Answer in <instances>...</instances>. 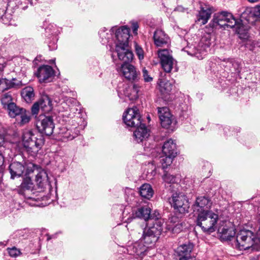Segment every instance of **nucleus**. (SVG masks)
Masks as SVG:
<instances>
[{"instance_id": "obj_1", "label": "nucleus", "mask_w": 260, "mask_h": 260, "mask_svg": "<svg viewBox=\"0 0 260 260\" xmlns=\"http://www.w3.org/2000/svg\"><path fill=\"white\" fill-rule=\"evenodd\" d=\"M107 30V29L104 28L99 32L102 44H105L109 42L110 36L112 33L115 32V37L116 40L115 51L119 59L123 61V63L131 62L134 55L128 44V39L129 37V28L126 26L118 28L116 27H113L109 31L111 32L110 34L106 32Z\"/></svg>"}, {"instance_id": "obj_2", "label": "nucleus", "mask_w": 260, "mask_h": 260, "mask_svg": "<svg viewBox=\"0 0 260 260\" xmlns=\"http://www.w3.org/2000/svg\"><path fill=\"white\" fill-rule=\"evenodd\" d=\"M209 26L212 29L225 26L231 28L236 26L237 32L241 35L246 34L247 30V28H245L243 24H237V20L231 13L225 11L215 14Z\"/></svg>"}, {"instance_id": "obj_3", "label": "nucleus", "mask_w": 260, "mask_h": 260, "mask_svg": "<svg viewBox=\"0 0 260 260\" xmlns=\"http://www.w3.org/2000/svg\"><path fill=\"white\" fill-rule=\"evenodd\" d=\"M22 144L27 153L35 156L44 144V138L39 132L26 130L23 133Z\"/></svg>"}, {"instance_id": "obj_4", "label": "nucleus", "mask_w": 260, "mask_h": 260, "mask_svg": "<svg viewBox=\"0 0 260 260\" xmlns=\"http://www.w3.org/2000/svg\"><path fill=\"white\" fill-rule=\"evenodd\" d=\"M237 247L240 250L259 251V240L253 232L249 230L240 231L236 237Z\"/></svg>"}, {"instance_id": "obj_5", "label": "nucleus", "mask_w": 260, "mask_h": 260, "mask_svg": "<svg viewBox=\"0 0 260 260\" xmlns=\"http://www.w3.org/2000/svg\"><path fill=\"white\" fill-rule=\"evenodd\" d=\"M218 215L211 211L199 213L197 215V224L205 232L212 233L216 229Z\"/></svg>"}, {"instance_id": "obj_6", "label": "nucleus", "mask_w": 260, "mask_h": 260, "mask_svg": "<svg viewBox=\"0 0 260 260\" xmlns=\"http://www.w3.org/2000/svg\"><path fill=\"white\" fill-rule=\"evenodd\" d=\"M162 151L164 155L160 157L159 161L161 164L162 168L165 169L172 164L173 159L177 155L175 141L171 139L166 141L162 146Z\"/></svg>"}, {"instance_id": "obj_7", "label": "nucleus", "mask_w": 260, "mask_h": 260, "mask_svg": "<svg viewBox=\"0 0 260 260\" xmlns=\"http://www.w3.org/2000/svg\"><path fill=\"white\" fill-rule=\"evenodd\" d=\"M37 127L41 134H45L50 136L52 134L55 127L53 117L51 116L40 115L37 122Z\"/></svg>"}, {"instance_id": "obj_8", "label": "nucleus", "mask_w": 260, "mask_h": 260, "mask_svg": "<svg viewBox=\"0 0 260 260\" xmlns=\"http://www.w3.org/2000/svg\"><path fill=\"white\" fill-rule=\"evenodd\" d=\"M123 120L128 126H138L141 123V115L138 109L136 107L128 108L123 113Z\"/></svg>"}, {"instance_id": "obj_9", "label": "nucleus", "mask_w": 260, "mask_h": 260, "mask_svg": "<svg viewBox=\"0 0 260 260\" xmlns=\"http://www.w3.org/2000/svg\"><path fill=\"white\" fill-rule=\"evenodd\" d=\"M170 203L176 212L180 214H184L188 212L189 203L183 194L177 193L173 194Z\"/></svg>"}, {"instance_id": "obj_10", "label": "nucleus", "mask_w": 260, "mask_h": 260, "mask_svg": "<svg viewBox=\"0 0 260 260\" xmlns=\"http://www.w3.org/2000/svg\"><path fill=\"white\" fill-rule=\"evenodd\" d=\"M161 67L166 73H170L173 67L176 66V61L172 57L168 49H162L158 51Z\"/></svg>"}, {"instance_id": "obj_11", "label": "nucleus", "mask_w": 260, "mask_h": 260, "mask_svg": "<svg viewBox=\"0 0 260 260\" xmlns=\"http://www.w3.org/2000/svg\"><path fill=\"white\" fill-rule=\"evenodd\" d=\"M157 112L161 126L165 128L172 127V124L176 123L175 117L166 107H158Z\"/></svg>"}, {"instance_id": "obj_12", "label": "nucleus", "mask_w": 260, "mask_h": 260, "mask_svg": "<svg viewBox=\"0 0 260 260\" xmlns=\"http://www.w3.org/2000/svg\"><path fill=\"white\" fill-rule=\"evenodd\" d=\"M117 71L121 74L127 80L137 81L139 79V73L136 68L129 63H122L117 69Z\"/></svg>"}, {"instance_id": "obj_13", "label": "nucleus", "mask_w": 260, "mask_h": 260, "mask_svg": "<svg viewBox=\"0 0 260 260\" xmlns=\"http://www.w3.org/2000/svg\"><path fill=\"white\" fill-rule=\"evenodd\" d=\"M212 204L211 200L205 197H199L196 199V202L192 206V209L194 215H199V213H204L210 210Z\"/></svg>"}, {"instance_id": "obj_14", "label": "nucleus", "mask_w": 260, "mask_h": 260, "mask_svg": "<svg viewBox=\"0 0 260 260\" xmlns=\"http://www.w3.org/2000/svg\"><path fill=\"white\" fill-rule=\"evenodd\" d=\"M36 75L41 83L49 82L54 75V71L49 66H42L38 69Z\"/></svg>"}, {"instance_id": "obj_15", "label": "nucleus", "mask_w": 260, "mask_h": 260, "mask_svg": "<svg viewBox=\"0 0 260 260\" xmlns=\"http://www.w3.org/2000/svg\"><path fill=\"white\" fill-rule=\"evenodd\" d=\"M164 223V219H157L152 223H149L144 230L147 231V233L152 234L158 239L163 230Z\"/></svg>"}, {"instance_id": "obj_16", "label": "nucleus", "mask_w": 260, "mask_h": 260, "mask_svg": "<svg viewBox=\"0 0 260 260\" xmlns=\"http://www.w3.org/2000/svg\"><path fill=\"white\" fill-rule=\"evenodd\" d=\"M208 46L200 43L198 48L196 46H190L185 49V51L190 56H194L199 59H202L206 55Z\"/></svg>"}, {"instance_id": "obj_17", "label": "nucleus", "mask_w": 260, "mask_h": 260, "mask_svg": "<svg viewBox=\"0 0 260 260\" xmlns=\"http://www.w3.org/2000/svg\"><path fill=\"white\" fill-rule=\"evenodd\" d=\"M127 252L129 255H137L142 257L146 254L147 250V246L141 243L140 241L136 242L127 246Z\"/></svg>"}, {"instance_id": "obj_18", "label": "nucleus", "mask_w": 260, "mask_h": 260, "mask_svg": "<svg viewBox=\"0 0 260 260\" xmlns=\"http://www.w3.org/2000/svg\"><path fill=\"white\" fill-rule=\"evenodd\" d=\"M26 165L25 162L14 161L11 163L9 166L11 178L13 179L15 177H20L25 170Z\"/></svg>"}, {"instance_id": "obj_19", "label": "nucleus", "mask_w": 260, "mask_h": 260, "mask_svg": "<svg viewBox=\"0 0 260 260\" xmlns=\"http://www.w3.org/2000/svg\"><path fill=\"white\" fill-rule=\"evenodd\" d=\"M193 248V245L190 243L180 245L176 250L179 257V260H188L191 257L190 253Z\"/></svg>"}, {"instance_id": "obj_20", "label": "nucleus", "mask_w": 260, "mask_h": 260, "mask_svg": "<svg viewBox=\"0 0 260 260\" xmlns=\"http://www.w3.org/2000/svg\"><path fill=\"white\" fill-rule=\"evenodd\" d=\"M134 132V137L138 143L146 141L150 136V131L145 124H140Z\"/></svg>"}, {"instance_id": "obj_21", "label": "nucleus", "mask_w": 260, "mask_h": 260, "mask_svg": "<svg viewBox=\"0 0 260 260\" xmlns=\"http://www.w3.org/2000/svg\"><path fill=\"white\" fill-rule=\"evenodd\" d=\"M58 135L59 139L61 141L65 142L72 140L77 137L79 135V131L76 129L73 131L66 127H62L59 129Z\"/></svg>"}, {"instance_id": "obj_22", "label": "nucleus", "mask_w": 260, "mask_h": 260, "mask_svg": "<svg viewBox=\"0 0 260 260\" xmlns=\"http://www.w3.org/2000/svg\"><path fill=\"white\" fill-rule=\"evenodd\" d=\"M241 17L248 23H252L254 19L260 18V6L253 9H247L242 14Z\"/></svg>"}, {"instance_id": "obj_23", "label": "nucleus", "mask_w": 260, "mask_h": 260, "mask_svg": "<svg viewBox=\"0 0 260 260\" xmlns=\"http://www.w3.org/2000/svg\"><path fill=\"white\" fill-rule=\"evenodd\" d=\"M213 11V8L209 6L201 7L198 15V21L201 24H205L211 17Z\"/></svg>"}, {"instance_id": "obj_24", "label": "nucleus", "mask_w": 260, "mask_h": 260, "mask_svg": "<svg viewBox=\"0 0 260 260\" xmlns=\"http://www.w3.org/2000/svg\"><path fill=\"white\" fill-rule=\"evenodd\" d=\"M166 231H171L173 233H177L180 232L182 228L183 224L179 220L176 216H172L170 219L168 223L166 224Z\"/></svg>"}, {"instance_id": "obj_25", "label": "nucleus", "mask_w": 260, "mask_h": 260, "mask_svg": "<svg viewBox=\"0 0 260 260\" xmlns=\"http://www.w3.org/2000/svg\"><path fill=\"white\" fill-rule=\"evenodd\" d=\"M153 39L154 44L157 46H162L169 42V38L165 32L161 29H157L154 33Z\"/></svg>"}, {"instance_id": "obj_26", "label": "nucleus", "mask_w": 260, "mask_h": 260, "mask_svg": "<svg viewBox=\"0 0 260 260\" xmlns=\"http://www.w3.org/2000/svg\"><path fill=\"white\" fill-rule=\"evenodd\" d=\"M140 87L136 84L128 86L123 90V94L130 101H134L138 99Z\"/></svg>"}, {"instance_id": "obj_27", "label": "nucleus", "mask_w": 260, "mask_h": 260, "mask_svg": "<svg viewBox=\"0 0 260 260\" xmlns=\"http://www.w3.org/2000/svg\"><path fill=\"white\" fill-rule=\"evenodd\" d=\"M151 208L148 206H144L137 209L133 213V215L135 217L144 219L145 220H147L151 219L152 217L151 215Z\"/></svg>"}, {"instance_id": "obj_28", "label": "nucleus", "mask_w": 260, "mask_h": 260, "mask_svg": "<svg viewBox=\"0 0 260 260\" xmlns=\"http://www.w3.org/2000/svg\"><path fill=\"white\" fill-rule=\"evenodd\" d=\"M35 181L37 185L41 189L44 188L48 184V178L46 172L41 170L39 171L36 176Z\"/></svg>"}, {"instance_id": "obj_29", "label": "nucleus", "mask_w": 260, "mask_h": 260, "mask_svg": "<svg viewBox=\"0 0 260 260\" xmlns=\"http://www.w3.org/2000/svg\"><path fill=\"white\" fill-rule=\"evenodd\" d=\"M139 191L142 197L148 200L151 199L154 194L151 186L148 183H144L139 188Z\"/></svg>"}, {"instance_id": "obj_30", "label": "nucleus", "mask_w": 260, "mask_h": 260, "mask_svg": "<svg viewBox=\"0 0 260 260\" xmlns=\"http://www.w3.org/2000/svg\"><path fill=\"white\" fill-rule=\"evenodd\" d=\"M220 234V238L222 240H230L235 235V229L234 226L223 228L221 230H218Z\"/></svg>"}, {"instance_id": "obj_31", "label": "nucleus", "mask_w": 260, "mask_h": 260, "mask_svg": "<svg viewBox=\"0 0 260 260\" xmlns=\"http://www.w3.org/2000/svg\"><path fill=\"white\" fill-rule=\"evenodd\" d=\"M40 108L44 112L50 111L52 108L51 101L48 95L43 94L38 101Z\"/></svg>"}, {"instance_id": "obj_32", "label": "nucleus", "mask_w": 260, "mask_h": 260, "mask_svg": "<svg viewBox=\"0 0 260 260\" xmlns=\"http://www.w3.org/2000/svg\"><path fill=\"white\" fill-rule=\"evenodd\" d=\"M173 88L172 84L168 81L161 80L159 83V90L164 98L170 94Z\"/></svg>"}, {"instance_id": "obj_33", "label": "nucleus", "mask_w": 260, "mask_h": 260, "mask_svg": "<svg viewBox=\"0 0 260 260\" xmlns=\"http://www.w3.org/2000/svg\"><path fill=\"white\" fill-rule=\"evenodd\" d=\"M147 231L144 230L142 237L140 239V242L141 243H145V246L149 247V245L155 243L158 240L155 236L151 234L147 233Z\"/></svg>"}, {"instance_id": "obj_34", "label": "nucleus", "mask_w": 260, "mask_h": 260, "mask_svg": "<svg viewBox=\"0 0 260 260\" xmlns=\"http://www.w3.org/2000/svg\"><path fill=\"white\" fill-rule=\"evenodd\" d=\"M0 101L4 109L14 103V99L13 98L11 92L3 93L1 96Z\"/></svg>"}, {"instance_id": "obj_35", "label": "nucleus", "mask_w": 260, "mask_h": 260, "mask_svg": "<svg viewBox=\"0 0 260 260\" xmlns=\"http://www.w3.org/2000/svg\"><path fill=\"white\" fill-rule=\"evenodd\" d=\"M21 95L26 102L30 103L35 98L33 88L30 86L24 88L21 91Z\"/></svg>"}, {"instance_id": "obj_36", "label": "nucleus", "mask_w": 260, "mask_h": 260, "mask_svg": "<svg viewBox=\"0 0 260 260\" xmlns=\"http://www.w3.org/2000/svg\"><path fill=\"white\" fill-rule=\"evenodd\" d=\"M23 109V108L17 106L14 102L5 110H7L10 117L15 118L21 113Z\"/></svg>"}, {"instance_id": "obj_37", "label": "nucleus", "mask_w": 260, "mask_h": 260, "mask_svg": "<svg viewBox=\"0 0 260 260\" xmlns=\"http://www.w3.org/2000/svg\"><path fill=\"white\" fill-rule=\"evenodd\" d=\"M6 6L0 8V21L6 24H10L12 19V14L9 12V9L6 10Z\"/></svg>"}, {"instance_id": "obj_38", "label": "nucleus", "mask_w": 260, "mask_h": 260, "mask_svg": "<svg viewBox=\"0 0 260 260\" xmlns=\"http://www.w3.org/2000/svg\"><path fill=\"white\" fill-rule=\"evenodd\" d=\"M246 47L255 53L258 52L260 50V44L256 41L248 40L245 44Z\"/></svg>"}, {"instance_id": "obj_39", "label": "nucleus", "mask_w": 260, "mask_h": 260, "mask_svg": "<svg viewBox=\"0 0 260 260\" xmlns=\"http://www.w3.org/2000/svg\"><path fill=\"white\" fill-rule=\"evenodd\" d=\"M148 170L146 174V178L147 180H151L156 174V167L153 163L148 165Z\"/></svg>"}, {"instance_id": "obj_40", "label": "nucleus", "mask_w": 260, "mask_h": 260, "mask_svg": "<svg viewBox=\"0 0 260 260\" xmlns=\"http://www.w3.org/2000/svg\"><path fill=\"white\" fill-rule=\"evenodd\" d=\"M20 117V123L21 125L28 123L30 120V114L29 111H26L25 109L19 115Z\"/></svg>"}, {"instance_id": "obj_41", "label": "nucleus", "mask_w": 260, "mask_h": 260, "mask_svg": "<svg viewBox=\"0 0 260 260\" xmlns=\"http://www.w3.org/2000/svg\"><path fill=\"white\" fill-rule=\"evenodd\" d=\"M11 81L6 78L0 79V91L3 92L6 90L12 88Z\"/></svg>"}, {"instance_id": "obj_42", "label": "nucleus", "mask_w": 260, "mask_h": 260, "mask_svg": "<svg viewBox=\"0 0 260 260\" xmlns=\"http://www.w3.org/2000/svg\"><path fill=\"white\" fill-rule=\"evenodd\" d=\"M162 178L165 182L171 184L177 182L178 180L176 176H173L166 172L164 173Z\"/></svg>"}, {"instance_id": "obj_43", "label": "nucleus", "mask_w": 260, "mask_h": 260, "mask_svg": "<svg viewBox=\"0 0 260 260\" xmlns=\"http://www.w3.org/2000/svg\"><path fill=\"white\" fill-rule=\"evenodd\" d=\"M20 4V0H8L6 10L9 9V12L13 13V10L17 7Z\"/></svg>"}, {"instance_id": "obj_44", "label": "nucleus", "mask_w": 260, "mask_h": 260, "mask_svg": "<svg viewBox=\"0 0 260 260\" xmlns=\"http://www.w3.org/2000/svg\"><path fill=\"white\" fill-rule=\"evenodd\" d=\"M40 200V198L39 197L36 198L33 197H30L27 199L26 202L31 206H39L40 204L38 202Z\"/></svg>"}, {"instance_id": "obj_45", "label": "nucleus", "mask_w": 260, "mask_h": 260, "mask_svg": "<svg viewBox=\"0 0 260 260\" xmlns=\"http://www.w3.org/2000/svg\"><path fill=\"white\" fill-rule=\"evenodd\" d=\"M8 251L9 255L11 257H16L21 254L20 250L15 247H13L11 248H8Z\"/></svg>"}, {"instance_id": "obj_46", "label": "nucleus", "mask_w": 260, "mask_h": 260, "mask_svg": "<svg viewBox=\"0 0 260 260\" xmlns=\"http://www.w3.org/2000/svg\"><path fill=\"white\" fill-rule=\"evenodd\" d=\"M135 47L136 53L140 60L144 58V51L142 48L139 46L136 43H135Z\"/></svg>"}, {"instance_id": "obj_47", "label": "nucleus", "mask_w": 260, "mask_h": 260, "mask_svg": "<svg viewBox=\"0 0 260 260\" xmlns=\"http://www.w3.org/2000/svg\"><path fill=\"white\" fill-rule=\"evenodd\" d=\"M40 108H41L39 101L35 103L31 109L32 114L37 115L39 113Z\"/></svg>"}, {"instance_id": "obj_48", "label": "nucleus", "mask_w": 260, "mask_h": 260, "mask_svg": "<svg viewBox=\"0 0 260 260\" xmlns=\"http://www.w3.org/2000/svg\"><path fill=\"white\" fill-rule=\"evenodd\" d=\"M142 75L145 82H148L152 80V78L150 76L148 72L145 68L142 70Z\"/></svg>"}, {"instance_id": "obj_49", "label": "nucleus", "mask_w": 260, "mask_h": 260, "mask_svg": "<svg viewBox=\"0 0 260 260\" xmlns=\"http://www.w3.org/2000/svg\"><path fill=\"white\" fill-rule=\"evenodd\" d=\"M11 84L12 85V88H18L21 86L22 83L20 81L17 80L15 79H13L12 81H11Z\"/></svg>"}, {"instance_id": "obj_50", "label": "nucleus", "mask_w": 260, "mask_h": 260, "mask_svg": "<svg viewBox=\"0 0 260 260\" xmlns=\"http://www.w3.org/2000/svg\"><path fill=\"white\" fill-rule=\"evenodd\" d=\"M68 109H69V111H70V113L69 114L70 115H72V113L73 114L75 113V111H77V109L76 108V107L72 105L71 106H69V107L68 108H67V109L66 110V111H68Z\"/></svg>"}, {"instance_id": "obj_51", "label": "nucleus", "mask_w": 260, "mask_h": 260, "mask_svg": "<svg viewBox=\"0 0 260 260\" xmlns=\"http://www.w3.org/2000/svg\"><path fill=\"white\" fill-rule=\"evenodd\" d=\"M132 29H133V33L135 35H137V30H138V27H139V25H138V24L137 22H133L132 23Z\"/></svg>"}, {"instance_id": "obj_52", "label": "nucleus", "mask_w": 260, "mask_h": 260, "mask_svg": "<svg viewBox=\"0 0 260 260\" xmlns=\"http://www.w3.org/2000/svg\"><path fill=\"white\" fill-rule=\"evenodd\" d=\"M74 100L73 99H70L67 101V102L62 103V107L64 108L65 105H67L68 103L72 104V102H74Z\"/></svg>"}, {"instance_id": "obj_53", "label": "nucleus", "mask_w": 260, "mask_h": 260, "mask_svg": "<svg viewBox=\"0 0 260 260\" xmlns=\"http://www.w3.org/2000/svg\"><path fill=\"white\" fill-rule=\"evenodd\" d=\"M249 2L251 3H254L257 2L259 0H247Z\"/></svg>"}, {"instance_id": "obj_54", "label": "nucleus", "mask_w": 260, "mask_h": 260, "mask_svg": "<svg viewBox=\"0 0 260 260\" xmlns=\"http://www.w3.org/2000/svg\"><path fill=\"white\" fill-rule=\"evenodd\" d=\"M51 239V238H50V237H49L48 238V240H49V239Z\"/></svg>"}, {"instance_id": "obj_55", "label": "nucleus", "mask_w": 260, "mask_h": 260, "mask_svg": "<svg viewBox=\"0 0 260 260\" xmlns=\"http://www.w3.org/2000/svg\"><path fill=\"white\" fill-rule=\"evenodd\" d=\"M139 248H137L136 249V250H137V251H138V250L139 251Z\"/></svg>"}, {"instance_id": "obj_56", "label": "nucleus", "mask_w": 260, "mask_h": 260, "mask_svg": "<svg viewBox=\"0 0 260 260\" xmlns=\"http://www.w3.org/2000/svg\"><path fill=\"white\" fill-rule=\"evenodd\" d=\"M0 138H1V136L0 135Z\"/></svg>"}]
</instances>
